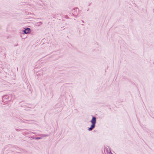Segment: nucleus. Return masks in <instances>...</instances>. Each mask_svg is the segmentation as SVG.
<instances>
[{
	"mask_svg": "<svg viewBox=\"0 0 154 154\" xmlns=\"http://www.w3.org/2000/svg\"><path fill=\"white\" fill-rule=\"evenodd\" d=\"M52 15H53V17L55 18V17L56 16V14H52Z\"/></svg>",
	"mask_w": 154,
	"mask_h": 154,
	"instance_id": "obj_13",
	"label": "nucleus"
},
{
	"mask_svg": "<svg viewBox=\"0 0 154 154\" xmlns=\"http://www.w3.org/2000/svg\"><path fill=\"white\" fill-rule=\"evenodd\" d=\"M91 3H90L89 4V6L90 5H91Z\"/></svg>",
	"mask_w": 154,
	"mask_h": 154,
	"instance_id": "obj_19",
	"label": "nucleus"
},
{
	"mask_svg": "<svg viewBox=\"0 0 154 154\" xmlns=\"http://www.w3.org/2000/svg\"><path fill=\"white\" fill-rule=\"evenodd\" d=\"M19 121L20 122H23L24 123H27V122H25V121L23 120L22 119H19Z\"/></svg>",
	"mask_w": 154,
	"mask_h": 154,
	"instance_id": "obj_8",
	"label": "nucleus"
},
{
	"mask_svg": "<svg viewBox=\"0 0 154 154\" xmlns=\"http://www.w3.org/2000/svg\"><path fill=\"white\" fill-rule=\"evenodd\" d=\"M105 149L107 153L108 154H109L110 153V151H111L110 150L109 151L108 148H105Z\"/></svg>",
	"mask_w": 154,
	"mask_h": 154,
	"instance_id": "obj_7",
	"label": "nucleus"
},
{
	"mask_svg": "<svg viewBox=\"0 0 154 154\" xmlns=\"http://www.w3.org/2000/svg\"><path fill=\"white\" fill-rule=\"evenodd\" d=\"M82 22L83 23H84V21L82 20Z\"/></svg>",
	"mask_w": 154,
	"mask_h": 154,
	"instance_id": "obj_15",
	"label": "nucleus"
},
{
	"mask_svg": "<svg viewBox=\"0 0 154 154\" xmlns=\"http://www.w3.org/2000/svg\"><path fill=\"white\" fill-rule=\"evenodd\" d=\"M23 35H22V37H26H26L23 36Z\"/></svg>",
	"mask_w": 154,
	"mask_h": 154,
	"instance_id": "obj_16",
	"label": "nucleus"
},
{
	"mask_svg": "<svg viewBox=\"0 0 154 154\" xmlns=\"http://www.w3.org/2000/svg\"><path fill=\"white\" fill-rule=\"evenodd\" d=\"M8 99V97L7 95H5L2 97V100L3 102H4V101L5 102H6Z\"/></svg>",
	"mask_w": 154,
	"mask_h": 154,
	"instance_id": "obj_4",
	"label": "nucleus"
},
{
	"mask_svg": "<svg viewBox=\"0 0 154 154\" xmlns=\"http://www.w3.org/2000/svg\"><path fill=\"white\" fill-rule=\"evenodd\" d=\"M29 138H32L33 139H35V137L34 136H31L29 137Z\"/></svg>",
	"mask_w": 154,
	"mask_h": 154,
	"instance_id": "obj_12",
	"label": "nucleus"
},
{
	"mask_svg": "<svg viewBox=\"0 0 154 154\" xmlns=\"http://www.w3.org/2000/svg\"><path fill=\"white\" fill-rule=\"evenodd\" d=\"M18 45V44H17L16 46H17Z\"/></svg>",
	"mask_w": 154,
	"mask_h": 154,
	"instance_id": "obj_21",
	"label": "nucleus"
},
{
	"mask_svg": "<svg viewBox=\"0 0 154 154\" xmlns=\"http://www.w3.org/2000/svg\"><path fill=\"white\" fill-rule=\"evenodd\" d=\"M92 119L90 121V122L91 124V125L90 127L88 128V130L89 131H91L95 127L96 124V123L97 120L96 117L92 115Z\"/></svg>",
	"mask_w": 154,
	"mask_h": 154,
	"instance_id": "obj_1",
	"label": "nucleus"
},
{
	"mask_svg": "<svg viewBox=\"0 0 154 154\" xmlns=\"http://www.w3.org/2000/svg\"><path fill=\"white\" fill-rule=\"evenodd\" d=\"M89 8H88V9L87 10V11H89Z\"/></svg>",
	"mask_w": 154,
	"mask_h": 154,
	"instance_id": "obj_18",
	"label": "nucleus"
},
{
	"mask_svg": "<svg viewBox=\"0 0 154 154\" xmlns=\"http://www.w3.org/2000/svg\"><path fill=\"white\" fill-rule=\"evenodd\" d=\"M24 30H22L20 33V36L23 39H25L26 38V37H23L22 35H23L24 34H28L31 31V30L30 28H25Z\"/></svg>",
	"mask_w": 154,
	"mask_h": 154,
	"instance_id": "obj_2",
	"label": "nucleus"
},
{
	"mask_svg": "<svg viewBox=\"0 0 154 154\" xmlns=\"http://www.w3.org/2000/svg\"><path fill=\"white\" fill-rule=\"evenodd\" d=\"M24 120L25 121H28L29 120Z\"/></svg>",
	"mask_w": 154,
	"mask_h": 154,
	"instance_id": "obj_17",
	"label": "nucleus"
},
{
	"mask_svg": "<svg viewBox=\"0 0 154 154\" xmlns=\"http://www.w3.org/2000/svg\"><path fill=\"white\" fill-rule=\"evenodd\" d=\"M72 12H69V13L71 16H73L75 17H77L79 14V10L78 8H73L72 10Z\"/></svg>",
	"mask_w": 154,
	"mask_h": 154,
	"instance_id": "obj_3",
	"label": "nucleus"
},
{
	"mask_svg": "<svg viewBox=\"0 0 154 154\" xmlns=\"http://www.w3.org/2000/svg\"><path fill=\"white\" fill-rule=\"evenodd\" d=\"M42 138V137H35V139L36 140H38L39 139H41Z\"/></svg>",
	"mask_w": 154,
	"mask_h": 154,
	"instance_id": "obj_9",
	"label": "nucleus"
},
{
	"mask_svg": "<svg viewBox=\"0 0 154 154\" xmlns=\"http://www.w3.org/2000/svg\"><path fill=\"white\" fill-rule=\"evenodd\" d=\"M15 130L17 131H24V130H28L27 129H17V128H16L15 129Z\"/></svg>",
	"mask_w": 154,
	"mask_h": 154,
	"instance_id": "obj_6",
	"label": "nucleus"
},
{
	"mask_svg": "<svg viewBox=\"0 0 154 154\" xmlns=\"http://www.w3.org/2000/svg\"><path fill=\"white\" fill-rule=\"evenodd\" d=\"M38 23V25L40 26V25L42 24V22H39Z\"/></svg>",
	"mask_w": 154,
	"mask_h": 154,
	"instance_id": "obj_11",
	"label": "nucleus"
},
{
	"mask_svg": "<svg viewBox=\"0 0 154 154\" xmlns=\"http://www.w3.org/2000/svg\"><path fill=\"white\" fill-rule=\"evenodd\" d=\"M82 25L83 26V25H84V24H82Z\"/></svg>",
	"mask_w": 154,
	"mask_h": 154,
	"instance_id": "obj_20",
	"label": "nucleus"
},
{
	"mask_svg": "<svg viewBox=\"0 0 154 154\" xmlns=\"http://www.w3.org/2000/svg\"><path fill=\"white\" fill-rule=\"evenodd\" d=\"M32 133L33 134H35V133L31 132V131H29V132H27V131H23V134L24 135H26L27 134H32Z\"/></svg>",
	"mask_w": 154,
	"mask_h": 154,
	"instance_id": "obj_5",
	"label": "nucleus"
},
{
	"mask_svg": "<svg viewBox=\"0 0 154 154\" xmlns=\"http://www.w3.org/2000/svg\"><path fill=\"white\" fill-rule=\"evenodd\" d=\"M44 136L45 137H47V136H48V134H44Z\"/></svg>",
	"mask_w": 154,
	"mask_h": 154,
	"instance_id": "obj_14",
	"label": "nucleus"
},
{
	"mask_svg": "<svg viewBox=\"0 0 154 154\" xmlns=\"http://www.w3.org/2000/svg\"><path fill=\"white\" fill-rule=\"evenodd\" d=\"M41 2V1H40V0H39V1H38V2H37V3H38V4L39 5H40L42 6V3H39L38 4V2Z\"/></svg>",
	"mask_w": 154,
	"mask_h": 154,
	"instance_id": "obj_10",
	"label": "nucleus"
}]
</instances>
